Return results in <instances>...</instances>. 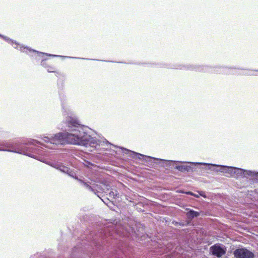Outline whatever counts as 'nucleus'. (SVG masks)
<instances>
[{"label": "nucleus", "mask_w": 258, "mask_h": 258, "mask_svg": "<svg viewBox=\"0 0 258 258\" xmlns=\"http://www.w3.org/2000/svg\"><path fill=\"white\" fill-rule=\"evenodd\" d=\"M61 108L64 119L61 130L66 132L41 136L40 138L46 144L36 140H32L26 144L0 141V151L23 154L44 163H46L45 160L41 156H47V152L43 147L55 149L58 145L68 144L84 146L93 151V137L86 132V127L80 123L75 114L64 102H61Z\"/></svg>", "instance_id": "1"}, {"label": "nucleus", "mask_w": 258, "mask_h": 258, "mask_svg": "<svg viewBox=\"0 0 258 258\" xmlns=\"http://www.w3.org/2000/svg\"><path fill=\"white\" fill-rule=\"evenodd\" d=\"M0 37L3 38L4 40H5L8 43L11 44L12 45H15V46H14V47L15 48L19 49L21 52L25 53L26 54L29 55L31 57L34 58L35 59H37V60H39L40 59H42V60L41 61V66H42L43 67L46 68V69L48 68V65L46 63V58L44 57L45 55L52 56V57H62L63 58H74V59H89L88 58L62 56V55H55V54H51L47 53H44V52H40V51H37L36 50H34L33 49H32L27 46H25L23 44H20L18 43V42H17L16 41H14V40H12V39L8 37L7 36H5L4 35H3L1 34H0Z\"/></svg>", "instance_id": "2"}, {"label": "nucleus", "mask_w": 258, "mask_h": 258, "mask_svg": "<svg viewBox=\"0 0 258 258\" xmlns=\"http://www.w3.org/2000/svg\"><path fill=\"white\" fill-rule=\"evenodd\" d=\"M53 167L78 180L86 189L97 195L99 198H101V197L104 196L103 194L104 189L103 187V184H91L89 182H86L81 179H79L77 175V172L75 170L69 168L62 164H55Z\"/></svg>", "instance_id": "3"}, {"label": "nucleus", "mask_w": 258, "mask_h": 258, "mask_svg": "<svg viewBox=\"0 0 258 258\" xmlns=\"http://www.w3.org/2000/svg\"><path fill=\"white\" fill-rule=\"evenodd\" d=\"M164 68H167L168 69H180V70H191L195 71L196 72H202V73H218L219 71L223 68H228L230 69H239V68H237L235 67L234 68H229L226 67H222V66H210L207 65H193V64H169L166 65V66L164 67Z\"/></svg>", "instance_id": "4"}, {"label": "nucleus", "mask_w": 258, "mask_h": 258, "mask_svg": "<svg viewBox=\"0 0 258 258\" xmlns=\"http://www.w3.org/2000/svg\"><path fill=\"white\" fill-rule=\"evenodd\" d=\"M222 173L227 177H233L236 178L249 177L258 180V172L255 171L223 165Z\"/></svg>", "instance_id": "5"}, {"label": "nucleus", "mask_w": 258, "mask_h": 258, "mask_svg": "<svg viewBox=\"0 0 258 258\" xmlns=\"http://www.w3.org/2000/svg\"><path fill=\"white\" fill-rule=\"evenodd\" d=\"M187 163H189L190 164L192 165H200L205 166V167H202V169H207V170H210L215 171V172H222L223 165L216 164H212V163H203V162H188Z\"/></svg>", "instance_id": "6"}, {"label": "nucleus", "mask_w": 258, "mask_h": 258, "mask_svg": "<svg viewBox=\"0 0 258 258\" xmlns=\"http://www.w3.org/2000/svg\"><path fill=\"white\" fill-rule=\"evenodd\" d=\"M226 251L225 246L221 244H215L210 248V253L218 257H221Z\"/></svg>", "instance_id": "7"}, {"label": "nucleus", "mask_w": 258, "mask_h": 258, "mask_svg": "<svg viewBox=\"0 0 258 258\" xmlns=\"http://www.w3.org/2000/svg\"><path fill=\"white\" fill-rule=\"evenodd\" d=\"M233 254L236 258H253V253L245 248H239L236 249Z\"/></svg>", "instance_id": "8"}, {"label": "nucleus", "mask_w": 258, "mask_h": 258, "mask_svg": "<svg viewBox=\"0 0 258 258\" xmlns=\"http://www.w3.org/2000/svg\"><path fill=\"white\" fill-rule=\"evenodd\" d=\"M175 168L180 172H193L195 171L194 168L190 165H177L175 167Z\"/></svg>", "instance_id": "9"}, {"label": "nucleus", "mask_w": 258, "mask_h": 258, "mask_svg": "<svg viewBox=\"0 0 258 258\" xmlns=\"http://www.w3.org/2000/svg\"><path fill=\"white\" fill-rule=\"evenodd\" d=\"M200 213L198 212L195 211L191 209H190L186 213L187 217L190 220L198 217Z\"/></svg>", "instance_id": "10"}, {"label": "nucleus", "mask_w": 258, "mask_h": 258, "mask_svg": "<svg viewBox=\"0 0 258 258\" xmlns=\"http://www.w3.org/2000/svg\"><path fill=\"white\" fill-rule=\"evenodd\" d=\"M111 190L108 194L109 197L111 198L115 199L119 197V195L118 191L113 189H111Z\"/></svg>", "instance_id": "11"}, {"label": "nucleus", "mask_w": 258, "mask_h": 258, "mask_svg": "<svg viewBox=\"0 0 258 258\" xmlns=\"http://www.w3.org/2000/svg\"><path fill=\"white\" fill-rule=\"evenodd\" d=\"M103 187H104V189L103 193H106L107 191H109L110 189H111L110 188V186L106 183H104L103 184Z\"/></svg>", "instance_id": "12"}, {"label": "nucleus", "mask_w": 258, "mask_h": 258, "mask_svg": "<svg viewBox=\"0 0 258 258\" xmlns=\"http://www.w3.org/2000/svg\"><path fill=\"white\" fill-rule=\"evenodd\" d=\"M100 199L105 205L108 206H109V204L111 203V201L108 198H104V199H102L101 198Z\"/></svg>", "instance_id": "13"}, {"label": "nucleus", "mask_w": 258, "mask_h": 258, "mask_svg": "<svg viewBox=\"0 0 258 258\" xmlns=\"http://www.w3.org/2000/svg\"><path fill=\"white\" fill-rule=\"evenodd\" d=\"M254 71L257 72L258 71L257 70H248L246 71V72L244 73V74L246 75H254V74L253 73V72Z\"/></svg>", "instance_id": "14"}, {"label": "nucleus", "mask_w": 258, "mask_h": 258, "mask_svg": "<svg viewBox=\"0 0 258 258\" xmlns=\"http://www.w3.org/2000/svg\"><path fill=\"white\" fill-rule=\"evenodd\" d=\"M47 72L49 73H51V72L55 73L56 72L55 71L54 68L53 67H51V66H48V68H47Z\"/></svg>", "instance_id": "15"}, {"label": "nucleus", "mask_w": 258, "mask_h": 258, "mask_svg": "<svg viewBox=\"0 0 258 258\" xmlns=\"http://www.w3.org/2000/svg\"><path fill=\"white\" fill-rule=\"evenodd\" d=\"M85 163H84V164L85 166H86L87 167H89L90 166L92 165V164L90 162H88L87 161H85Z\"/></svg>", "instance_id": "16"}, {"label": "nucleus", "mask_w": 258, "mask_h": 258, "mask_svg": "<svg viewBox=\"0 0 258 258\" xmlns=\"http://www.w3.org/2000/svg\"><path fill=\"white\" fill-rule=\"evenodd\" d=\"M186 194L187 195H191V196L194 195V194L193 192H191V191H189L186 192Z\"/></svg>", "instance_id": "17"}, {"label": "nucleus", "mask_w": 258, "mask_h": 258, "mask_svg": "<svg viewBox=\"0 0 258 258\" xmlns=\"http://www.w3.org/2000/svg\"><path fill=\"white\" fill-rule=\"evenodd\" d=\"M200 195L201 196H202V197H204V198H206V196H205V195H204L203 194V192H201V193H200Z\"/></svg>", "instance_id": "18"}, {"label": "nucleus", "mask_w": 258, "mask_h": 258, "mask_svg": "<svg viewBox=\"0 0 258 258\" xmlns=\"http://www.w3.org/2000/svg\"><path fill=\"white\" fill-rule=\"evenodd\" d=\"M193 196H194V197H195L199 198V196H198V195H196V194H194V195H193Z\"/></svg>", "instance_id": "19"}]
</instances>
